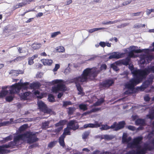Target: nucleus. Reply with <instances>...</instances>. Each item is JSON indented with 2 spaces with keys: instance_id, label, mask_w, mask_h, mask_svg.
<instances>
[{
  "instance_id": "nucleus-37",
  "label": "nucleus",
  "mask_w": 154,
  "mask_h": 154,
  "mask_svg": "<svg viewBox=\"0 0 154 154\" xmlns=\"http://www.w3.org/2000/svg\"><path fill=\"white\" fill-rule=\"evenodd\" d=\"M30 94V92H26L23 93L21 95V98L24 100H26V99L27 96H29Z\"/></svg>"
},
{
  "instance_id": "nucleus-49",
  "label": "nucleus",
  "mask_w": 154,
  "mask_h": 154,
  "mask_svg": "<svg viewBox=\"0 0 154 154\" xmlns=\"http://www.w3.org/2000/svg\"><path fill=\"white\" fill-rule=\"evenodd\" d=\"M11 124V122H9L8 121H5L1 123L0 124V126H6Z\"/></svg>"
},
{
  "instance_id": "nucleus-1",
  "label": "nucleus",
  "mask_w": 154,
  "mask_h": 154,
  "mask_svg": "<svg viewBox=\"0 0 154 154\" xmlns=\"http://www.w3.org/2000/svg\"><path fill=\"white\" fill-rule=\"evenodd\" d=\"M130 67L134 78L131 79L126 85V87L129 89H133L134 86L141 82L150 72L154 73V65L143 69L134 70L133 66Z\"/></svg>"
},
{
  "instance_id": "nucleus-54",
  "label": "nucleus",
  "mask_w": 154,
  "mask_h": 154,
  "mask_svg": "<svg viewBox=\"0 0 154 154\" xmlns=\"http://www.w3.org/2000/svg\"><path fill=\"white\" fill-rule=\"evenodd\" d=\"M103 137L102 139H104L108 140H109L112 139L111 136L108 135H103Z\"/></svg>"
},
{
  "instance_id": "nucleus-21",
  "label": "nucleus",
  "mask_w": 154,
  "mask_h": 154,
  "mask_svg": "<svg viewBox=\"0 0 154 154\" xmlns=\"http://www.w3.org/2000/svg\"><path fill=\"white\" fill-rule=\"evenodd\" d=\"M24 139V134L18 135L15 137L14 139V141L17 143L19 142L20 140H23Z\"/></svg>"
},
{
  "instance_id": "nucleus-59",
  "label": "nucleus",
  "mask_w": 154,
  "mask_h": 154,
  "mask_svg": "<svg viewBox=\"0 0 154 154\" xmlns=\"http://www.w3.org/2000/svg\"><path fill=\"white\" fill-rule=\"evenodd\" d=\"M154 12V9H147L146 11V14L147 15H149L151 12Z\"/></svg>"
},
{
  "instance_id": "nucleus-28",
  "label": "nucleus",
  "mask_w": 154,
  "mask_h": 154,
  "mask_svg": "<svg viewBox=\"0 0 154 154\" xmlns=\"http://www.w3.org/2000/svg\"><path fill=\"white\" fill-rule=\"evenodd\" d=\"M41 45L40 43H35L32 45V47L33 50H38L41 47Z\"/></svg>"
},
{
  "instance_id": "nucleus-58",
  "label": "nucleus",
  "mask_w": 154,
  "mask_h": 154,
  "mask_svg": "<svg viewBox=\"0 0 154 154\" xmlns=\"http://www.w3.org/2000/svg\"><path fill=\"white\" fill-rule=\"evenodd\" d=\"M60 66L59 64H56L55 65V67L53 70V71H57L58 69L60 68Z\"/></svg>"
},
{
  "instance_id": "nucleus-30",
  "label": "nucleus",
  "mask_w": 154,
  "mask_h": 154,
  "mask_svg": "<svg viewBox=\"0 0 154 154\" xmlns=\"http://www.w3.org/2000/svg\"><path fill=\"white\" fill-rule=\"evenodd\" d=\"M79 108L80 110L85 111L87 110L88 108L86 105L84 104H80L79 106Z\"/></svg>"
},
{
  "instance_id": "nucleus-64",
  "label": "nucleus",
  "mask_w": 154,
  "mask_h": 154,
  "mask_svg": "<svg viewBox=\"0 0 154 154\" xmlns=\"http://www.w3.org/2000/svg\"><path fill=\"white\" fill-rule=\"evenodd\" d=\"M128 128L130 130H131L132 131H134L135 130V127L133 126L129 125L128 126Z\"/></svg>"
},
{
  "instance_id": "nucleus-46",
  "label": "nucleus",
  "mask_w": 154,
  "mask_h": 154,
  "mask_svg": "<svg viewBox=\"0 0 154 154\" xmlns=\"http://www.w3.org/2000/svg\"><path fill=\"white\" fill-rule=\"evenodd\" d=\"M32 86L34 88H37L41 86V84L39 82H35L32 84Z\"/></svg>"
},
{
  "instance_id": "nucleus-44",
  "label": "nucleus",
  "mask_w": 154,
  "mask_h": 154,
  "mask_svg": "<svg viewBox=\"0 0 154 154\" xmlns=\"http://www.w3.org/2000/svg\"><path fill=\"white\" fill-rule=\"evenodd\" d=\"M101 109V108L100 107L99 108H92L91 110L89 112V113H91L93 112H96L97 111H98L99 110H100Z\"/></svg>"
},
{
  "instance_id": "nucleus-51",
  "label": "nucleus",
  "mask_w": 154,
  "mask_h": 154,
  "mask_svg": "<svg viewBox=\"0 0 154 154\" xmlns=\"http://www.w3.org/2000/svg\"><path fill=\"white\" fill-rule=\"evenodd\" d=\"M132 2V0H128L124 1L122 4V6H125L128 5Z\"/></svg>"
},
{
  "instance_id": "nucleus-20",
  "label": "nucleus",
  "mask_w": 154,
  "mask_h": 154,
  "mask_svg": "<svg viewBox=\"0 0 154 154\" xmlns=\"http://www.w3.org/2000/svg\"><path fill=\"white\" fill-rule=\"evenodd\" d=\"M41 61L43 65L46 66H51L53 63V60L51 59H42Z\"/></svg>"
},
{
  "instance_id": "nucleus-11",
  "label": "nucleus",
  "mask_w": 154,
  "mask_h": 154,
  "mask_svg": "<svg viewBox=\"0 0 154 154\" xmlns=\"http://www.w3.org/2000/svg\"><path fill=\"white\" fill-rule=\"evenodd\" d=\"M114 81L112 79H107L100 83V87L101 88H108L114 83Z\"/></svg>"
},
{
  "instance_id": "nucleus-55",
  "label": "nucleus",
  "mask_w": 154,
  "mask_h": 154,
  "mask_svg": "<svg viewBox=\"0 0 154 154\" xmlns=\"http://www.w3.org/2000/svg\"><path fill=\"white\" fill-rule=\"evenodd\" d=\"M48 122H44L42 123V128H46L47 127H48L49 125Z\"/></svg>"
},
{
  "instance_id": "nucleus-29",
  "label": "nucleus",
  "mask_w": 154,
  "mask_h": 154,
  "mask_svg": "<svg viewBox=\"0 0 154 154\" xmlns=\"http://www.w3.org/2000/svg\"><path fill=\"white\" fill-rule=\"evenodd\" d=\"M146 151V149L145 147L141 149H137L136 152L135 151L136 154H145Z\"/></svg>"
},
{
  "instance_id": "nucleus-62",
  "label": "nucleus",
  "mask_w": 154,
  "mask_h": 154,
  "mask_svg": "<svg viewBox=\"0 0 154 154\" xmlns=\"http://www.w3.org/2000/svg\"><path fill=\"white\" fill-rule=\"evenodd\" d=\"M11 146H10L9 143L8 144H6L1 146V147H2L3 149L4 148H11Z\"/></svg>"
},
{
  "instance_id": "nucleus-39",
  "label": "nucleus",
  "mask_w": 154,
  "mask_h": 154,
  "mask_svg": "<svg viewBox=\"0 0 154 154\" xmlns=\"http://www.w3.org/2000/svg\"><path fill=\"white\" fill-rule=\"evenodd\" d=\"M57 143V141H54L51 142L48 144V147L50 148H52Z\"/></svg>"
},
{
  "instance_id": "nucleus-40",
  "label": "nucleus",
  "mask_w": 154,
  "mask_h": 154,
  "mask_svg": "<svg viewBox=\"0 0 154 154\" xmlns=\"http://www.w3.org/2000/svg\"><path fill=\"white\" fill-rule=\"evenodd\" d=\"M57 51L58 52H64L65 51V49L64 47L62 46H60L57 47Z\"/></svg>"
},
{
  "instance_id": "nucleus-10",
  "label": "nucleus",
  "mask_w": 154,
  "mask_h": 154,
  "mask_svg": "<svg viewBox=\"0 0 154 154\" xmlns=\"http://www.w3.org/2000/svg\"><path fill=\"white\" fill-rule=\"evenodd\" d=\"M76 79L74 78L72 79V81L73 82L75 83L77 90L79 91L78 94H84L85 93L83 91V88L81 86L80 83V82H81L80 80Z\"/></svg>"
},
{
  "instance_id": "nucleus-45",
  "label": "nucleus",
  "mask_w": 154,
  "mask_h": 154,
  "mask_svg": "<svg viewBox=\"0 0 154 154\" xmlns=\"http://www.w3.org/2000/svg\"><path fill=\"white\" fill-rule=\"evenodd\" d=\"M111 128V126H109L107 125H102L101 129L102 130H107Z\"/></svg>"
},
{
  "instance_id": "nucleus-9",
  "label": "nucleus",
  "mask_w": 154,
  "mask_h": 154,
  "mask_svg": "<svg viewBox=\"0 0 154 154\" xmlns=\"http://www.w3.org/2000/svg\"><path fill=\"white\" fill-rule=\"evenodd\" d=\"M125 124V122L124 121L119 122L118 123L115 122L111 125V128L114 129V130L115 131H118L123 128L124 127Z\"/></svg>"
},
{
  "instance_id": "nucleus-34",
  "label": "nucleus",
  "mask_w": 154,
  "mask_h": 154,
  "mask_svg": "<svg viewBox=\"0 0 154 154\" xmlns=\"http://www.w3.org/2000/svg\"><path fill=\"white\" fill-rule=\"evenodd\" d=\"M48 99L50 102H53L55 101L54 97V96L51 94H50L48 95Z\"/></svg>"
},
{
  "instance_id": "nucleus-41",
  "label": "nucleus",
  "mask_w": 154,
  "mask_h": 154,
  "mask_svg": "<svg viewBox=\"0 0 154 154\" xmlns=\"http://www.w3.org/2000/svg\"><path fill=\"white\" fill-rule=\"evenodd\" d=\"M111 67L114 71H118L119 70V68L117 66V65H116L115 63H113L111 65Z\"/></svg>"
},
{
  "instance_id": "nucleus-26",
  "label": "nucleus",
  "mask_w": 154,
  "mask_h": 154,
  "mask_svg": "<svg viewBox=\"0 0 154 154\" xmlns=\"http://www.w3.org/2000/svg\"><path fill=\"white\" fill-rule=\"evenodd\" d=\"M119 21L118 20H115L113 21H111L110 20H109L107 21H103L102 23V24L103 25H107L109 24H114L117 23Z\"/></svg>"
},
{
  "instance_id": "nucleus-42",
  "label": "nucleus",
  "mask_w": 154,
  "mask_h": 154,
  "mask_svg": "<svg viewBox=\"0 0 154 154\" xmlns=\"http://www.w3.org/2000/svg\"><path fill=\"white\" fill-rule=\"evenodd\" d=\"M25 57L24 56H19L15 58L13 60L14 62L20 61L24 59Z\"/></svg>"
},
{
  "instance_id": "nucleus-36",
  "label": "nucleus",
  "mask_w": 154,
  "mask_h": 154,
  "mask_svg": "<svg viewBox=\"0 0 154 154\" xmlns=\"http://www.w3.org/2000/svg\"><path fill=\"white\" fill-rule=\"evenodd\" d=\"M52 91L56 94L59 91H60L57 85H54L52 88Z\"/></svg>"
},
{
  "instance_id": "nucleus-24",
  "label": "nucleus",
  "mask_w": 154,
  "mask_h": 154,
  "mask_svg": "<svg viewBox=\"0 0 154 154\" xmlns=\"http://www.w3.org/2000/svg\"><path fill=\"white\" fill-rule=\"evenodd\" d=\"M131 60L130 57H127L125 59L121 60V63L122 64L125 66L128 65L129 63Z\"/></svg>"
},
{
  "instance_id": "nucleus-18",
  "label": "nucleus",
  "mask_w": 154,
  "mask_h": 154,
  "mask_svg": "<svg viewBox=\"0 0 154 154\" xmlns=\"http://www.w3.org/2000/svg\"><path fill=\"white\" fill-rule=\"evenodd\" d=\"M118 3V2L116 0H112L109 3V5L110 6L113 7L112 8V10H114L120 7V6L119 5L116 6L117 4Z\"/></svg>"
},
{
  "instance_id": "nucleus-12",
  "label": "nucleus",
  "mask_w": 154,
  "mask_h": 154,
  "mask_svg": "<svg viewBox=\"0 0 154 154\" xmlns=\"http://www.w3.org/2000/svg\"><path fill=\"white\" fill-rule=\"evenodd\" d=\"M34 0H23L22 2L17 4L14 6V9H16L25 6L27 4H29L32 2H34Z\"/></svg>"
},
{
  "instance_id": "nucleus-19",
  "label": "nucleus",
  "mask_w": 154,
  "mask_h": 154,
  "mask_svg": "<svg viewBox=\"0 0 154 154\" xmlns=\"http://www.w3.org/2000/svg\"><path fill=\"white\" fill-rule=\"evenodd\" d=\"M127 137V134L125 133H124L122 139V141L123 143H128L131 140V137H129L128 138Z\"/></svg>"
},
{
  "instance_id": "nucleus-48",
  "label": "nucleus",
  "mask_w": 154,
  "mask_h": 154,
  "mask_svg": "<svg viewBox=\"0 0 154 154\" xmlns=\"http://www.w3.org/2000/svg\"><path fill=\"white\" fill-rule=\"evenodd\" d=\"M10 146H11V148H14V146L16 145L17 143L15 142L14 140L11 141L9 143Z\"/></svg>"
},
{
  "instance_id": "nucleus-7",
  "label": "nucleus",
  "mask_w": 154,
  "mask_h": 154,
  "mask_svg": "<svg viewBox=\"0 0 154 154\" xmlns=\"http://www.w3.org/2000/svg\"><path fill=\"white\" fill-rule=\"evenodd\" d=\"M63 82V80L61 79H56L53 81L52 83L53 85L57 84L60 91H64L66 90V87Z\"/></svg>"
},
{
  "instance_id": "nucleus-47",
  "label": "nucleus",
  "mask_w": 154,
  "mask_h": 154,
  "mask_svg": "<svg viewBox=\"0 0 154 154\" xmlns=\"http://www.w3.org/2000/svg\"><path fill=\"white\" fill-rule=\"evenodd\" d=\"M61 32L60 31L55 32L51 33V37L54 38L57 35L60 34Z\"/></svg>"
},
{
  "instance_id": "nucleus-3",
  "label": "nucleus",
  "mask_w": 154,
  "mask_h": 154,
  "mask_svg": "<svg viewBox=\"0 0 154 154\" xmlns=\"http://www.w3.org/2000/svg\"><path fill=\"white\" fill-rule=\"evenodd\" d=\"M35 132L27 131L24 133V137L27 138V143L29 144L38 141V139Z\"/></svg>"
},
{
  "instance_id": "nucleus-23",
  "label": "nucleus",
  "mask_w": 154,
  "mask_h": 154,
  "mask_svg": "<svg viewBox=\"0 0 154 154\" xmlns=\"http://www.w3.org/2000/svg\"><path fill=\"white\" fill-rule=\"evenodd\" d=\"M65 136H63L62 135L59 137V142L60 146L63 147L65 145V142L64 141Z\"/></svg>"
},
{
  "instance_id": "nucleus-31",
  "label": "nucleus",
  "mask_w": 154,
  "mask_h": 154,
  "mask_svg": "<svg viewBox=\"0 0 154 154\" xmlns=\"http://www.w3.org/2000/svg\"><path fill=\"white\" fill-rule=\"evenodd\" d=\"M68 109V113L69 115H71L73 114L75 110V107H69L67 108Z\"/></svg>"
},
{
  "instance_id": "nucleus-27",
  "label": "nucleus",
  "mask_w": 154,
  "mask_h": 154,
  "mask_svg": "<svg viewBox=\"0 0 154 154\" xmlns=\"http://www.w3.org/2000/svg\"><path fill=\"white\" fill-rule=\"evenodd\" d=\"M5 89H2V90L0 92V97H5L9 93L8 91Z\"/></svg>"
},
{
  "instance_id": "nucleus-57",
  "label": "nucleus",
  "mask_w": 154,
  "mask_h": 154,
  "mask_svg": "<svg viewBox=\"0 0 154 154\" xmlns=\"http://www.w3.org/2000/svg\"><path fill=\"white\" fill-rule=\"evenodd\" d=\"M79 127V126L78 125H74L73 126H72V127H70V128L71 130H75L78 128Z\"/></svg>"
},
{
  "instance_id": "nucleus-8",
  "label": "nucleus",
  "mask_w": 154,
  "mask_h": 154,
  "mask_svg": "<svg viewBox=\"0 0 154 154\" xmlns=\"http://www.w3.org/2000/svg\"><path fill=\"white\" fill-rule=\"evenodd\" d=\"M38 104L40 110L45 113L50 114L51 112V109L48 108L46 105L43 101H39L38 102Z\"/></svg>"
},
{
  "instance_id": "nucleus-52",
  "label": "nucleus",
  "mask_w": 154,
  "mask_h": 154,
  "mask_svg": "<svg viewBox=\"0 0 154 154\" xmlns=\"http://www.w3.org/2000/svg\"><path fill=\"white\" fill-rule=\"evenodd\" d=\"M75 120H72L70 121L68 123L67 125V127H69V126L72 127L74 125H75Z\"/></svg>"
},
{
  "instance_id": "nucleus-15",
  "label": "nucleus",
  "mask_w": 154,
  "mask_h": 154,
  "mask_svg": "<svg viewBox=\"0 0 154 154\" xmlns=\"http://www.w3.org/2000/svg\"><path fill=\"white\" fill-rule=\"evenodd\" d=\"M144 49H133L130 51L128 53V56L130 57H136L134 54V53H140L144 52Z\"/></svg>"
},
{
  "instance_id": "nucleus-22",
  "label": "nucleus",
  "mask_w": 154,
  "mask_h": 154,
  "mask_svg": "<svg viewBox=\"0 0 154 154\" xmlns=\"http://www.w3.org/2000/svg\"><path fill=\"white\" fill-rule=\"evenodd\" d=\"M70 130V127H67L64 129V132L62 135L65 136V137L66 135H70L71 134Z\"/></svg>"
},
{
  "instance_id": "nucleus-16",
  "label": "nucleus",
  "mask_w": 154,
  "mask_h": 154,
  "mask_svg": "<svg viewBox=\"0 0 154 154\" xmlns=\"http://www.w3.org/2000/svg\"><path fill=\"white\" fill-rule=\"evenodd\" d=\"M136 125H140V127H141V128H143V126L146 125L145 121L144 119H138L135 122Z\"/></svg>"
},
{
  "instance_id": "nucleus-17",
  "label": "nucleus",
  "mask_w": 154,
  "mask_h": 154,
  "mask_svg": "<svg viewBox=\"0 0 154 154\" xmlns=\"http://www.w3.org/2000/svg\"><path fill=\"white\" fill-rule=\"evenodd\" d=\"M16 84L18 85L19 87L20 88V91L21 89L24 90L27 89L28 88L29 83L28 82H25L24 83L18 82L16 83Z\"/></svg>"
},
{
  "instance_id": "nucleus-35",
  "label": "nucleus",
  "mask_w": 154,
  "mask_h": 154,
  "mask_svg": "<svg viewBox=\"0 0 154 154\" xmlns=\"http://www.w3.org/2000/svg\"><path fill=\"white\" fill-rule=\"evenodd\" d=\"M63 106L64 107H66L67 106L71 105L72 104V103L69 101H63Z\"/></svg>"
},
{
  "instance_id": "nucleus-2",
  "label": "nucleus",
  "mask_w": 154,
  "mask_h": 154,
  "mask_svg": "<svg viewBox=\"0 0 154 154\" xmlns=\"http://www.w3.org/2000/svg\"><path fill=\"white\" fill-rule=\"evenodd\" d=\"M99 71L96 67L89 68L85 69L81 76L74 78L76 80H79L81 82H87L88 78L94 79L97 76Z\"/></svg>"
},
{
  "instance_id": "nucleus-63",
  "label": "nucleus",
  "mask_w": 154,
  "mask_h": 154,
  "mask_svg": "<svg viewBox=\"0 0 154 154\" xmlns=\"http://www.w3.org/2000/svg\"><path fill=\"white\" fill-rule=\"evenodd\" d=\"M133 141L131 143L128 144V146L130 148H133L135 147V144L133 143Z\"/></svg>"
},
{
  "instance_id": "nucleus-60",
  "label": "nucleus",
  "mask_w": 154,
  "mask_h": 154,
  "mask_svg": "<svg viewBox=\"0 0 154 154\" xmlns=\"http://www.w3.org/2000/svg\"><path fill=\"white\" fill-rule=\"evenodd\" d=\"M26 125H24L21 126L20 128V130L21 131H23L25 130L26 128Z\"/></svg>"
},
{
  "instance_id": "nucleus-53",
  "label": "nucleus",
  "mask_w": 154,
  "mask_h": 154,
  "mask_svg": "<svg viewBox=\"0 0 154 154\" xmlns=\"http://www.w3.org/2000/svg\"><path fill=\"white\" fill-rule=\"evenodd\" d=\"M14 72L15 73L14 75H18L19 74H23V72L22 70H14Z\"/></svg>"
},
{
  "instance_id": "nucleus-13",
  "label": "nucleus",
  "mask_w": 154,
  "mask_h": 154,
  "mask_svg": "<svg viewBox=\"0 0 154 154\" xmlns=\"http://www.w3.org/2000/svg\"><path fill=\"white\" fill-rule=\"evenodd\" d=\"M124 54V53H119L117 52H114L111 54L108 58L109 59L113 58L118 59L123 57Z\"/></svg>"
},
{
  "instance_id": "nucleus-33",
  "label": "nucleus",
  "mask_w": 154,
  "mask_h": 154,
  "mask_svg": "<svg viewBox=\"0 0 154 154\" xmlns=\"http://www.w3.org/2000/svg\"><path fill=\"white\" fill-rule=\"evenodd\" d=\"M10 152V150L3 149L2 147H1V146H0V154L7 153Z\"/></svg>"
},
{
  "instance_id": "nucleus-56",
  "label": "nucleus",
  "mask_w": 154,
  "mask_h": 154,
  "mask_svg": "<svg viewBox=\"0 0 154 154\" xmlns=\"http://www.w3.org/2000/svg\"><path fill=\"white\" fill-rule=\"evenodd\" d=\"M106 68L107 66L105 64H102L100 67V69L101 70H106Z\"/></svg>"
},
{
  "instance_id": "nucleus-5",
  "label": "nucleus",
  "mask_w": 154,
  "mask_h": 154,
  "mask_svg": "<svg viewBox=\"0 0 154 154\" xmlns=\"http://www.w3.org/2000/svg\"><path fill=\"white\" fill-rule=\"evenodd\" d=\"M2 89H9V93L11 94L18 93L20 91V88L18 85L16 84V83L11 86H5L2 87Z\"/></svg>"
},
{
  "instance_id": "nucleus-6",
  "label": "nucleus",
  "mask_w": 154,
  "mask_h": 154,
  "mask_svg": "<svg viewBox=\"0 0 154 154\" xmlns=\"http://www.w3.org/2000/svg\"><path fill=\"white\" fill-rule=\"evenodd\" d=\"M67 121L66 119L60 120L58 122L55 124V126L56 127L60 126L54 130V132L56 134H58L63 129V126L66 124Z\"/></svg>"
},
{
  "instance_id": "nucleus-61",
  "label": "nucleus",
  "mask_w": 154,
  "mask_h": 154,
  "mask_svg": "<svg viewBox=\"0 0 154 154\" xmlns=\"http://www.w3.org/2000/svg\"><path fill=\"white\" fill-rule=\"evenodd\" d=\"M33 60L31 57L29 58L28 64L30 65H32L34 63Z\"/></svg>"
},
{
  "instance_id": "nucleus-50",
  "label": "nucleus",
  "mask_w": 154,
  "mask_h": 154,
  "mask_svg": "<svg viewBox=\"0 0 154 154\" xmlns=\"http://www.w3.org/2000/svg\"><path fill=\"white\" fill-rule=\"evenodd\" d=\"M14 97L11 96H8L6 97V100L7 101L10 102L13 99Z\"/></svg>"
},
{
  "instance_id": "nucleus-38",
  "label": "nucleus",
  "mask_w": 154,
  "mask_h": 154,
  "mask_svg": "<svg viewBox=\"0 0 154 154\" xmlns=\"http://www.w3.org/2000/svg\"><path fill=\"white\" fill-rule=\"evenodd\" d=\"M90 133V132L89 131H86L82 135V138L83 139H86L89 136Z\"/></svg>"
},
{
  "instance_id": "nucleus-43",
  "label": "nucleus",
  "mask_w": 154,
  "mask_h": 154,
  "mask_svg": "<svg viewBox=\"0 0 154 154\" xmlns=\"http://www.w3.org/2000/svg\"><path fill=\"white\" fill-rule=\"evenodd\" d=\"M129 81L127 83H126V84H125V87L126 88H127L128 89V90L127 91H125V92H124V94H131L132 92H131L129 90H131L132 91L133 90H134V88L133 89H129V88H127L126 87V84L128 83L129 82ZM135 87V86H134Z\"/></svg>"
},
{
  "instance_id": "nucleus-32",
  "label": "nucleus",
  "mask_w": 154,
  "mask_h": 154,
  "mask_svg": "<svg viewBox=\"0 0 154 154\" xmlns=\"http://www.w3.org/2000/svg\"><path fill=\"white\" fill-rule=\"evenodd\" d=\"M89 127L91 128H97L100 126V124L98 123H96L95 124L92 123L88 124Z\"/></svg>"
},
{
  "instance_id": "nucleus-14",
  "label": "nucleus",
  "mask_w": 154,
  "mask_h": 154,
  "mask_svg": "<svg viewBox=\"0 0 154 154\" xmlns=\"http://www.w3.org/2000/svg\"><path fill=\"white\" fill-rule=\"evenodd\" d=\"M143 139V138L142 137L139 136L134 139L133 143L135 144V147L137 148L138 149L140 148V144Z\"/></svg>"
},
{
  "instance_id": "nucleus-25",
  "label": "nucleus",
  "mask_w": 154,
  "mask_h": 154,
  "mask_svg": "<svg viewBox=\"0 0 154 154\" xmlns=\"http://www.w3.org/2000/svg\"><path fill=\"white\" fill-rule=\"evenodd\" d=\"M104 102V99L102 98H100V99L98 100L94 104L93 106H100Z\"/></svg>"
},
{
  "instance_id": "nucleus-4",
  "label": "nucleus",
  "mask_w": 154,
  "mask_h": 154,
  "mask_svg": "<svg viewBox=\"0 0 154 154\" xmlns=\"http://www.w3.org/2000/svg\"><path fill=\"white\" fill-rule=\"evenodd\" d=\"M154 79V75L152 74L150 75L149 76L147 80L143 82L140 87H137V90L142 91H143L145 89L148 87L149 85L152 84Z\"/></svg>"
}]
</instances>
